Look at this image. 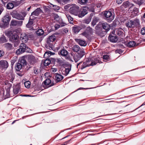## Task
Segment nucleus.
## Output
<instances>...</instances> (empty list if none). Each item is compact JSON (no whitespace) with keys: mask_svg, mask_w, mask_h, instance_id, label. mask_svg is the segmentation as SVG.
Wrapping results in <instances>:
<instances>
[{"mask_svg":"<svg viewBox=\"0 0 145 145\" xmlns=\"http://www.w3.org/2000/svg\"><path fill=\"white\" fill-rule=\"evenodd\" d=\"M56 39V37L53 34L51 36H50L48 38V40L53 42Z\"/></svg>","mask_w":145,"mask_h":145,"instance_id":"nucleus-23","label":"nucleus"},{"mask_svg":"<svg viewBox=\"0 0 145 145\" xmlns=\"http://www.w3.org/2000/svg\"><path fill=\"white\" fill-rule=\"evenodd\" d=\"M22 65L20 63H18L16 66L15 69L16 71H19L21 69Z\"/></svg>","mask_w":145,"mask_h":145,"instance_id":"nucleus-30","label":"nucleus"},{"mask_svg":"<svg viewBox=\"0 0 145 145\" xmlns=\"http://www.w3.org/2000/svg\"><path fill=\"white\" fill-rule=\"evenodd\" d=\"M14 7V5L12 3H9L7 5V7L8 9H11Z\"/></svg>","mask_w":145,"mask_h":145,"instance_id":"nucleus-33","label":"nucleus"},{"mask_svg":"<svg viewBox=\"0 0 145 145\" xmlns=\"http://www.w3.org/2000/svg\"><path fill=\"white\" fill-rule=\"evenodd\" d=\"M54 18L55 20H57L59 19V16L57 14H55L54 15Z\"/></svg>","mask_w":145,"mask_h":145,"instance_id":"nucleus-58","label":"nucleus"},{"mask_svg":"<svg viewBox=\"0 0 145 145\" xmlns=\"http://www.w3.org/2000/svg\"><path fill=\"white\" fill-rule=\"evenodd\" d=\"M44 83L46 85H48L51 83V81L49 79H46L44 82Z\"/></svg>","mask_w":145,"mask_h":145,"instance_id":"nucleus-43","label":"nucleus"},{"mask_svg":"<svg viewBox=\"0 0 145 145\" xmlns=\"http://www.w3.org/2000/svg\"><path fill=\"white\" fill-rule=\"evenodd\" d=\"M75 41L80 46H86L87 45V43L84 40L81 39H75Z\"/></svg>","mask_w":145,"mask_h":145,"instance_id":"nucleus-18","label":"nucleus"},{"mask_svg":"<svg viewBox=\"0 0 145 145\" xmlns=\"http://www.w3.org/2000/svg\"><path fill=\"white\" fill-rule=\"evenodd\" d=\"M88 0H79V3L81 4H85L87 3Z\"/></svg>","mask_w":145,"mask_h":145,"instance_id":"nucleus-45","label":"nucleus"},{"mask_svg":"<svg viewBox=\"0 0 145 145\" xmlns=\"http://www.w3.org/2000/svg\"><path fill=\"white\" fill-rule=\"evenodd\" d=\"M4 47L8 50H11L13 48V46L11 44L7 43L4 44Z\"/></svg>","mask_w":145,"mask_h":145,"instance_id":"nucleus-20","label":"nucleus"},{"mask_svg":"<svg viewBox=\"0 0 145 145\" xmlns=\"http://www.w3.org/2000/svg\"><path fill=\"white\" fill-rule=\"evenodd\" d=\"M22 22L23 21H18L12 20L11 21L10 25L12 26L21 25L22 24Z\"/></svg>","mask_w":145,"mask_h":145,"instance_id":"nucleus-15","label":"nucleus"},{"mask_svg":"<svg viewBox=\"0 0 145 145\" xmlns=\"http://www.w3.org/2000/svg\"><path fill=\"white\" fill-rule=\"evenodd\" d=\"M4 55L3 52L1 50H0V57L3 56Z\"/></svg>","mask_w":145,"mask_h":145,"instance_id":"nucleus-60","label":"nucleus"},{"mask_svg":"<svg viewBox=\"0 0 145 145\" xmlns=\"http://www.w3.org/2000/svg\"><path fill=\"white\" fill-rule=\"evenodd\" d=\"M8 63L5 60H1L0 61V69H3L7 68L8 67Z\"/></svg>","mask_w":145,"mask_h":145,"instance_id":"nucleus-12","label":"nucleus"},{"mask_svg":"<svg viewBox=\"0 0 145 145\" xmlns=\"http://www.w3.org/2000/svg\"><path fill=\"white\" fill-rule=\"evenodd\" d=\"M29 60L30 61L31 63H34L35 61V57L32 55H31L28 57Z\"/></svg>","mask_w":145,"mask_h":145,"instance_id":"nucleus-35","label":"nucleus"},{"mask_svg":"<svg viewBox=\"0 0 145 145\" xmlns=\"http://www.w3.org/2000/svg\"><path fill=\"white\" fill-rule=\"evenodd\" d=\"M91 21V19L90 18L85 20L84 21V22L87 24H88Z\"/></svg>","mask_w":145,"mask_h":145,"instance_id":"nucleus-50","label":"nucleus"},{"mask_svg":"<svg viewBox=\"0 0 145 145\" xmlns=\"http://www.w3.org/2000/svg\"><path fill=\"white\" fill-rule=\"evenodd\" d=\"M10 95L9 91H7L6 92V94L5 96V99L9 97Z\"/></svg>","mask_w":145,"mask_h":145,"instance_id":"nucleus-48","label":"nucleus"},{"mask_svg":"<svg viewBox=\"0 0 145 145\" xmlns=\"http://www.w3.org/2000/svg\"><path fill=\"white\" fill-rule=\"evenodd\" d=\"M20 63L23 66H24L25 65H26L27 62L26 60L23 58L21 59L20 62Z\"/></svg>","mask_w":145,"mask_h":145,"instance_id":"nucleus-40","label":"nucleus"},{"mask_svg":"<svg viewBox=\"0 0 145 145\" xmlns=\"http://www.w3.org/2000/svg\"><path fill=\"white\" fill-rule=\"evenodd\" d=\"M51 71L52 72H55L57 71V69L56 68H52L51 69Z\"/></svg>","mask_w":145,"mask_h":145,"instance_id":"nucleus-59","label":"nucleus"},{"mask_svg":"<svg viewBox=\"0 0 145 145\" xmlns=\"http://www.w3.org/2000/svg\"><path fill=\"white\" fill-rule=\"evenodd\" d=\"M133 26H137L139 25L140 23L139 20L138 19H135L133 21Z\"/></svg>","mask_w":145,"mask_h":145,"instance_id":"nucleus-34","label":"nucleus"},{"mask_svg":"<svg viewBox=\"0 0 145 145\" xmlns=\"http://www.w3.org/2000/svg\"><path fill=\"white\" fill-rule=\"evenodd\" d=\"M129 3L128 1H126L124 2L121 6L122 8H126L129 6Z\"/></svg>","mask_w":145,"mask_h":145,"instance_id":"nucleus-38","label":"nucleus"},{"mask_svg":"<svg viewBox=\"0 0 145 145\" xmlns=\"http://www.w3.org/2000/svg\"><path fill=\"white\" fill-rule=\"evenodd\" d=\"M36 33L37 35L41 36L44 34V31L42 29H39L37 31Z\"/></svg>","mask_w":145,"mask_h":145,"instance_id":"nucleus-31","label":"nucleus"},{"mask_svg":"<svg viewBox=\"0 0 145 145\" xmlns=\"http://www.w3.org/2000/svg\"><path fill=\"white\" fill-rule=\"evenodd\" d=\"M42 12V10L40 8H37L34 12L32 13L31 15V18L33 19H35L36 17L39 14Z\"/></svg>","mask_w":145,"mask_h":145,"instance_id":"nucleus-8","label":"nucleus"},{"mask_svg":"<svg viewBox=\"0 0 145 145\" xmlns=\"http://www.w3.org/2000/svg\"><path fill=\"white\" fill-rule=\"evenodd\" d=\"M133 21L130 20L128 21L125 24L126 26L129 28L133 27Z\"/></svg>","mask_w":145,"mask_h":145,"instance_id":"nucleus-26","label":"nucleus"},{"mask_svg":"<svg viewBox=\"0 0 145 145\" xmlns=\"http://www.w3.org/2000/svg\"><path fill=\"white\" fill-rule=\"evenodd\" d=\"M7 41V40L4 36H2L0 38V43H2Z\"/></svg>","mask_w":145,"mask_h":145,"instance_id":"nucleus-42","label":"nucleus"},{"mask_svg":"<svg viewBox=\"0 0 145 145\" xmlns=\"http://www.w3.org/2000/svg\"><path fill=\"white\" fill-rule=\"evenodd\" d=\"M68 52L65 49H63L60 51V54L63 56H66L68 54Z\"/></svg>","mask_w":145,"mask_h":145,"instance_id":"nucleus-25","label":"nucleus"},{"mask_svg":"<svg viewBox=\"0 0 145 145\" xmlns=\"http://www.w3.org/2000/svg\"><path fill=\"white\" fill-rule=\"evenodd\" d=\"M85 54V52L82 50L79 52L77 54L74 56V59L75 62H77Z\"/></svg>","mask_w":145,"mask_h":145,"instance_id":"nucleus-6","label":"nucleus"},{"mask_svg":"<svg viewBox=\"0 0 145 145\" xmlns=\"http://www.w3.org/2000/svg\"><path fill=\"white\" fill-rule=\"evenodd\" d=\"M14 77L15 76L14 74L12 73H10L8 74V79L9 80L10 82H12L14 80Z\"/></svg>","mask_w":145,"mask_h":145,"instance_id":"nucleus-22","label":"nucleus"},{"mask_svg":"<svg viewBox=\"0 0 145 145\" xmlns=\"http://www.w3.org/2000/svg\"><path fill=\"white\" fill-rule=\"evenodd\" d=\"M54 27H55V29H56V30H57L58 29H59V28H60V27H61L60 24L59 25H58V24H56L55 25Z\"/></svg>","mask_w":145,"mask_h":145,"instance_id":"nucleus-55","label":"nucleus"},{"mask_svg":"<svg viewBox=\"0 0 145 145\" xmlns=\"http://www.w3.org/2000/svg\"><path fill=\"white\" fill-rule=\"evenodd\" d=\"M37 71H38L37 70H35L34 71V72L36 74H37L38 73V72H37Z\"/></svg>","mask_w":145,"mask_h":145,"instance_id":"nucleus-64","label":"nucleus"},{"mask_svg":"<svg viewBox=\"0 0 145 145\" xmlns=\"http://www.w3.org/2000/svg\"><path fill=\"white\" fill-rule=\"evenodd\" d=\"M43 8L44 9V10L46 11V12H48V11H49V8H48V7L47 6H44L43 7Z\"/></svg>","mask_w":145,"mask_h":145,"instance_id":"nucleus-57","label":"nucleus"},{"mask_svg":"<svg viewBox=\"0 0 145 145\" xmlns=\"http://www.w3.org/2000/svg\"><path fill=\"white\" fill-rule=\"evenodd\" d=\"M71 141V140H69L67 141H66L64 143L65 144V145H67V144H68L69 142H70V141Z\"/></svg>","mask_w":145,"mask_h":145,"instance_id":"nucleus-62","label":"nucleus"},{"mask_svg":"<svg viewBox=\"0 0 145 145\" xmlns=\"http://www.w3.org/2000/svg\"><path fill=\"white\" fill-rule=\"evenodd\" d=\"M63 78V76L60 74H57L55 76V80L57 82L61 81Z\"/></svg>","mask_w":145,"mask_h":145,"instance_id":"nucleus-19","label":"nucleus"},{"mask_svg":"<svg viewBox=\"0 0 145 145\" xmlns=\"http://www.w3.org/2000/svg\"><path fill=\"white\" fill-rule=\"evenodd\" d=\"M80 10L79 7L76 5H74L71 7L69 9V12L71 14L75 16H78L79 14Z\"/></svg>","mask_w":145,"mask_h":145,"instance_id":"nucleus-4","label":"nucleus"},{"mask_svg":"<svg viewBox=\"0 0 145 145\" xmlns=\"http://www.w3.org/2000/svg\"><path fill=\"white\" fill-rule=\"evenodd\" d=\"M14 42V46L15 47H17L19 44V42L18 41V40H17V41H16V42Z\"/></svg>","mask_w":145,"mask_h":145,"instance_id":"nucleus-53","label":"nucleus"},{"mask_svg":"<svg viewBox=\"0 0 145 145\" xmlns=\"http://www.w3.org/2000/svg\"><path fill=\"white\" fill-rule=\"evenodd\" d=\"M33 19L32 18H31V16L30 17V19H29V22L28 23V24L31 25H32L33 23V20L34 19Z\"/></svg>","mask_w":145,"mask_h":145,"instance_id":"nucleus-49","label":"nucleus"},{"mask_svg":"<svg viewBox=\"0 0 145 145\" xmlns=\"http://www.w3.org/2000/svg\"><path fill=\"white\" fill-rule=\"evenodd\" d=\"M26 15V14L25 13H24L22 16L21 14L16 13V14L13 13L12 14V16L13 18H15L18 20H24V17Z\"/></svg>","mask_w":145,"mask_h":145,"instance_id":"nucleus-10","label":"nucleus"},{"mask_svg":"<svg viewBox=\"0 0 145 145\" xmlns=\"http://www.w3.org/2000/svg\"><path fill=\"white\" fill-rule=\"evenodd\" d=\"M71 70V69L69 68H68L65 69V70L63 71V73L65 76L67 75L69 73Z\"/></svg>","mask_w":145,"mask_h":145,"instance_id":"nucleus-32","label":"nucleus"},{"mask_svg":"<svg viewBox=\"0 0 145 145\" xmlns=\"http://www.w3.org/2000/svg\"><path fill=\"white\" fill-rule=\"evenodd\" d=\"M103 58L104 60H106L109 58V57L107 55H105L103 56Z\"/></svg>","mask_w":145,"mask_h":145,"instance_id":"nucleus-54","label":"nucleus"},{"mask_svg":"<svg viewBox=\"0 0 145 145\" xmlns=\"http://www.w3.org/2000/svg\"><path fill=\"white\" fill-rule=\"evenodd\" d=\"M47 45L48 46L52 48L53 47V42H50L48 40L47 41Z\"/></svg>","mask_w":145,"mask_h":145,"instance_id":"nucleus-44","label":"nucleus"},{"mask_svg":"<svg viewBox=\"0 0 145 145\" xmlns=\"http://www.w3.org/2000/svg\"><path fill=\"white\" fill-rule=\"evenodd\" d=\"M104 15L105 17V19L108 22H111L114 19V16L110 11H105L104 13Z\"/></svg>","mask_w":145,"mask_h":145,"instance_id":"nucleus-5","label":"nucleus"},{"mask_svg":"<svg viewBox=\"0 0 145 145\" xmlns=\"http://www.w3.org/2000/svg\"><path fill=\"white\" fill-rule=\"evenodd\" d=\"M116 2L118 4H120L122 2L121 0H117Z\"/></svg>","mask_w":145,"mask_h":145,"instance_id":"nucleus-61","label":"nucleus"},{"mask_svg":"<svg viewBox=\"0 0 145 145\" xmlns=\"http://www.w3.org/2000/svg\"><path fill=\"white\" fill-rule=\"evenodd\" d=\"M28 39L27 34L25 33H22L20 36V39L22 42H27Z\"/></svg>","mask_w":145,"mask_h":145,"instance_id":"nucleus-13","label":"nucleus"},{"mask_svg":"<svg viewBox=\"0 0 145 145\" xmlns=\"http://www.w3.org/2000/svg\"><path fill=\"white\" fill-rule=\"evenodd\" d=\"M81 29V27L79 26L74 27H73V32L75 33H78Z\"/></svg>","mask_w":145,"mask_h":145,"instance_id":"nucleus-27","label":"nucleus"},{"mask_svg":"<svg viewBox=\"0 0 145 145\" xmlns=\"http://www.w3.org/2000/svg\"><path fill=\"white\" fill-rule=\"evenodd\" d=\"M95 28L96 31H102L101 29L98 26H96Z\"/></svg>","mask_w":145,"mask_h":145,"instance_id":"nucleus-52","label":"nucleus"},{"mask_svg":"<svg viewBox=\"0 0 145 145\" xmlns=\"http://www.w3.org/2000/svg\"><path fill=\"white\" fill-rule=\"evenodd\" d=\"M135 42L134 41H130L128 42L127 44V46L129 47H132L135 46Z\"/></svg>","mask_w":145,"mask_h":145,"instance_id":"nucleus-28","label":"nucleus"},{"mask_svg":"<svg viewBox=\"0 0 145 145\" xmlns=\"http://www.w3.org/2000/svg\"><path fill=\"white\" fill-rule=\"evenodd\" d=\"M112 33L115 35H117L121 36H122L124 34L123 30L120 28L115 29L112 32Z\"/></svg>","mask_w":145,"mask_h":145,"instance_id":"nucleus-11","label":"nucleus"},{"mask_svg":"<svg viewBox=\"0 0 145 145\" xmlns=\"http://www.w3.org/2000/svg\"><path fill=\"white\" fill-rule=\"evenodd\" d=\"M117 23V24H118L119 22L118 21H114V23H113L114 25H115V24H116V25Z\"/></svg>","mask_w":145,"mask_h":145,"instance_id":"nucleus-63","label":"nucleus"},{"mask_svg":"<svg viewBox=\"0 0 145 145\" xmlns=\"http://www.w3.org/2000/svg\"><path fill=\"white\" fill-rule=\"evenodd\" d=\"M108 39L110 42H117L118 40L117 37L116 36H112L110 35L108 37Z\"/></svg>","mask_w":145,"mask_h":145,"instance_id":"nucleus-16","label":"nucleus"},{"mask_svg":"<svg viewBox=\"0 0 145 145\" xmlns=\"http://www.w3.org/2000/svg\"><path fill=\"white\" fill-rule=\"evenodd\" d=\"M135 3L140 5L142 4L141 3V0H133Z\"/></svg>","mask_w":145,"mask_h":145,"instance_id":"nucleus-47","label":"nucleus"},{"mask_svg":"<svg viewBox=\"0 0 145 145\" xmlns=\"http://www.w3.org/2000/svg\"><path fill=\"white\" fill-rule=\"evenodd\" d=\"M141 33L143 35L145 34V27H143L141 31Z\"/></svg>","mask_w":145,"mask_h":145,"instance_id":"nucleus-51","label":"nucleus"},{"mask_svg":"<svg viewBox=\"0 0 145 145\" xmlns=\"http://www.w3.org/2000/svg\"><path fill=\"white\" fill-rule=\"evenodd\" d=\"M87 9H88V8L87 7H85L83 9V10L81 11V13L80 12L78 17H82L87 14L88 13Z\"/></svg>","mask_w":145,"mask_h":145,"instance_id":"nucleus-14","label":"nucleus"},{"mask_svg":"<svg viewBox=\"0 0 145 145\" xmlns=\"http://www.w3.org/2000/svg\"><path fill=\"white\" fill-rule=\"evenodd\" d=\"M16 31H7L5 33L6 35L12 42H16L18 40V37Z\"/></svg>","mask_w":145,"mask_h":145,"instance_id":"nucleus-2","label":"nucleus"},{"mask_svg":"<svg viewBox=\"0 0 145 145\" xmlns=\"http://www.w3.org/2000/svg\"><path fill=\"white\" fill-rule=\"evenodd\" d=\"M66 16L69 22L71 23H72V22L73 20V18L69 14H66Z\"/></svg>","mask_w":145,"mask_h":145,"instance_id":"nucleus-37","label":"nucleus"},{"mask_svg":"<svg viewBox=\"0 0 145 145\" xmlns=\"http://www.w3.org/2000/svg\"><path fill=\"white\" fill-rule=\"evenodd\" d=\"M54 53L51 52L50 51L46 52H45L44 54V57H48L54 54Z\"/></svg>","mask_w":145,"mask_h":145,"instance_id":"nucleus-24","label":"nucleus"},{"mask_svg":"<svg viewBox=\"0 0 145 145\" xmlns=\"http://www.w3.org/2000/svg\"><path fill=\"white\" fill-rule=\"evenodd\" d=\"M102 26L103 29L107 31L110 29V25L106 23H102Z\"/></svg>","mask_w":145,"mask_h":145,"instance_id":"nucleus-21","label":"nucleus"},{"mask_svg":"<svg viewBox=\"0 0 145 145\" xmlns=\"http://www.w3.org/2000/svg\"><path fill=\"white\" fill-rule=\"evenodd\" d=\"M98 62V61L96 60H94L93 61V60L89 59H88V60L86 61L83 63L81 69H82L87 67L93 66L95 65Z\"/></svg>","mask_w":145,"mask_h":145,"instance_id":"nucleus-3","label":"nucleus"},{"mask_svg":"<svg viewBox=\"0 0 145 145\" xmlns=\"http://www.w3.org/2000/svg\"><path fill=\"white\" fill-rule=\"evenodd\" d=\"M99 18H98L94 16L93 19V21L92 22V25L94 26L95 25L96 23L99 21Z\"/></svg>","mask_w":145,"mask_h":145,"instance_id":"nucleus-29","label":"nucleus"},{"mask_svg":"<svg viewBox=\"0 0 145 145\" xmlns=\"http://www.w3.org/2000/svg\"><path fill=\"white\" fill-rule=\"evenodd\" d=\"M93 31V29L90 27H88L86 28L85 31L81 34L86 37H87L88 35L92 33Z\"/></svg>","mask_w":145,"mask_h":145,"instance_id":"nucleus-9","label":"nucleus"},{"mask_svg":"<svg viewBox=\"0 0 145 145\" xmlns=\"http://www.w3.org/2000/svg\"><path fill=\"white\" fill-rule=\"evenodd\" d=\"M66 25L67 24H66V23L63 22H62L61 23H60V26L61 27L63 26H64Z\"/></svg>","mask_w":145,"mask_h":145,"instance_id":"nucleus-56","label":"nucleus"},{"mask_svg":"<svg viewBox=\"0 0 145 145\" xmlns=\"http://www.w3.org/2000/svg\"><path fill=\"white\" fill-rule=\"evenodd\" d=\"M19 90V88H17L16 87H14L13 89L14 93L15 94H17L18 93Z\"/></svg>","mask_w":145,"mask_h":145,"instance_id":"nucleus-46","label":"nucleus"},{"mask_svg":"<svg viewBox=\"0 0 145 145\" xmlns=\"http://www.w3.org/2000/svg\"><path fill=\"white\" fill-rule=\"evenodd\" d=\"M31 50L26 46L24 43H21L20 46V48L18 49L16 52L17 55H19L24 52H30Z\"/></svg>","mask_w":145,"mask_h":145,"instance_id":"nucleus-1","label":"nucleus"},{"mask_svg":"<svg viewBox=\"0 0 145 145\" xmlns=\"http://www.w3.org/2000/svg\"><path fill=\"white\" fill-rule=\"evenodd\" d=\"M72 50L74 52H78V53L79 52H80L82 50L84 51L83 49L80 48L79 46L77 45L74 46L72 47Z\"/></svg>","mask_w":145,"mask_h":145,"instance_id":"nucleus-17","label":"nucleus"},{"mask_svg":"<svg viewBox=\"0 0 145 145\" xmlns=\"http://www.w3.org/2000/svg\"><path fill=\"white\" fill-rule=\"evenodd\" d=\"M10 19V16L8 14H7L3 17L2 21L4 25H7L9 24Z\"/></svg>","mask_w":145,"mask_h":145,"instance_id":"nucleus-7","label":"nucleus"},{"mask_svg":"<svg viewBox=\"0 0 145 145\" xmlns=\"http://www.w3.org/2000/svg\"><path fill=\"white\" fill-rule=\"evenodd\" d=\"M51 6H50L52 9L55 11H57L59 10L60 9V7L56 5H54L52 4H51Z\"/></svg>","mask_w":145,"mask_h":145,"instance_id":"nucleus-36","label":"nucleus"},{"mask_svg":"<svg viewBox=\"0 0 145 145\" xmlns=\"http://www.w3.org/2000/svg\"><path fill=\"white\" fill-rule=\"evenodd\" d=\"M24 85L25 87L28 88L30 87L31 82L29 81H27L24 83Z\"/></svg>","mask_w":145,"mask_h":145,"instance_id":"nucleus-41","label":"nucleus"},{"mask_svg":"<svg viewBox=\"0 0 145 145\" xmlns=\"http://www.w3.org/2000/svg\"><path fill=\"white\" fill-rule=\"evenodd\" d=\"M51 63L49 59H46L44 62V64L45 66H47L49 65Z\"/></svg>","mask_w":145,"mask_h":145,"instance_id":"nucleus-39","label":"nucleus"}]
</instances>
